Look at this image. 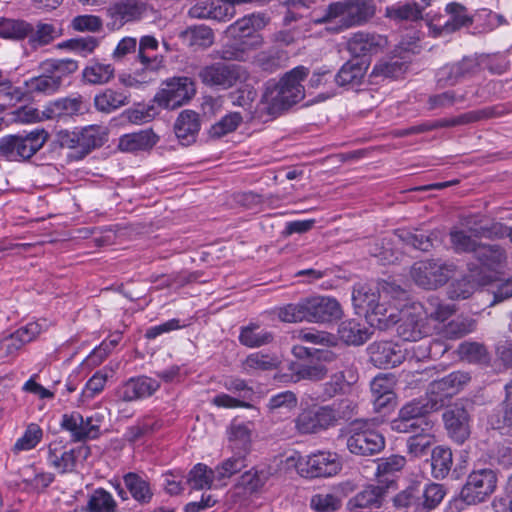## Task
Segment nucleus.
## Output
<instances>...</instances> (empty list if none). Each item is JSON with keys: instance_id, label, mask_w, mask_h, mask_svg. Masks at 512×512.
<instances>
[{"instance_id": "obj_49", "label": "nucleus", "mask_w": 512, "mask_h": 512, "mask_svg": "<svg viewBox=\"0 0 512 512\" xmlns=\"http://www.w3.org/2000/svg\"><path fill=\"white\" fill-rule=\"evenodd\" d=\"M83 425V416L78 412L64 414L61 420V427L71 433L73 441H83L86 439H95V430L85 431L81 428Z\"/></svg>"}, {"instance_id": "obj_53", "label": "nucleus", "mask_w": 512, "mask_h": 512, "mask_svg": "<svg viewBox=\"0 0 512 512\" xmlns=\"http://www.w3.org/2000/svg\"><path fill=\"white\" fill-rule=\"evenodd\" d=\"M247 466V457L234 452L233 456L224 460L214 469L216 480H224L232 477Z\"/></svg>"}, {"instance_id": "obj_8", "label": "nucleus", "mask_w": 512, "mask_h": 512, "mask_svg": "<svg viewBox=\"0 0 512 512\" xmlns=\"http://www.w3.org/2000/svg\"><path fill=\"white\" fill-rule=\"evenodd\" d=\"M247 75L244 67L223 62L206 65L198 72V77L205 86L222 90H228L244 81Z\"/></svg>"}, {"instance_id": "obj_18", "label": "nucleus", "mask_w": 512, "mask_h": 512, "mask_svg": "<svg viewBox=\"0 0 512 512\" xmlns=\"http://www.w3.org/2000/svg\"><path fill=\"white\" fill-rule=\"evenodd\" d=\"M193 19L228 21L235 15V6L229 1L198 0L188 11Z\"/></svg>"}, {"instance_id": "obj_57", "label": "nucleus", "mask_w": 512, "mask_h": 512, "mask_svg": "<svg viewBox=\"0 0 512 512\" xmlns=\"http://www.w3.org/2000/svg\"><path fill=\"white\" fill-rule=\"evenodd\" d=\"M292 338L300 342H306L315 345L333 346L336 344V339L332 334L315 329L296 330L292 333Z\"/></svg>"}, {"instance_id": "obj_48", "label": "nucleus", "mask_w": 512, "mask_h": 512, "mask_svg": "<svg viewBox=\"0 0 512 512\" xmlns=\"http://www.w3.org/2000/svg\"><path fill=\"white\" fill-rule=\"evenodd\" d=\"M49 133L44 129H35L20 135L24 160L34 156L47 142Z\"/></svg>"}, {"instance_id": "obj_3", "label": "nucleus", "mask_w": 512, "mask_h": 512, "mask_svg": "<svg viewBox=\"0 0 512 512\" xmlns=\"http://www.w3.org/2000/svg\"><path fill=\"white\" fill-rule=\"evenodd\" d=\"M268 23V18L261 13L244 16L227 28V34L234 39L220 51V57L227 61H244L250 49L263 44L262 37L257 33Z\"/></svg>"}, {"instance_id": "obj_21", "label": "nucleus", "mask_w": 512, "mask_h": 512, "mask_svg": "<svg viewBox=\"0 0 512 512\" xmlns=\"http://www.w3.org/2000/svg\"><path fill=\"white\" fill-rule=\"evenodd\" d=\"M160 388V383L147 376L130 378L117 389V397L124 402H131L153 395Z\"/></svg>"}, {"instance_id": "obj_45", "label": "nucleus", "mask_w": 512, "mask_h": 512, "mask_svg": "<svg viewBox=\"0 0 512 512\" xmlns=\"http://www.w3.org/2000/svg\"><path fill=\"white\" fill-rule=\"evenodd\" d=\"M228 439L233 452L247 457L251 446V432L246 425L232 424Z\"/></svg>"}, {"instance_id": "obj_43", "label": "nucleus", "mask_w": 512, "mask_h": 512, "mask_svg": "<svg viewBox=\"0 0 512 512\" xmlns=\"http://www.w3.org/2000/svg\"><path fill=\"white\" fill-rule=\"evenodd\" d=\"M458 354L462 360L474 364L488 365L491 360L486 346L479 342H462L458 347Z\"/></svg>"}, {"instance_id": "obj_23", "label": "nucleus", "mask_w": 512, "mask_h": 512, "mask_svg": "<svg viewBox=\"0 0 512 512\" xmlns=\"http://www.w3.org/2000/svg\"><path fill=\"white\" fill-rule=\"evenodd\" d=\"M288 370L290 371L289 381L293 383L302 380L321 381L328 373L326 366L316 361L315 358L304 361H292L288 365Z\"/></svg>"}, {"instance_id": "obj_39", "label": "nucleus", "mask_w": 512, "mask_h": 512, "mask_svg": "<svg viewBox=\"0 0 512 512\" xmlns=\"http://www.w3.org/2000/svg\"><path fill=\"white\" fill-rule=\"evenodd\" d=\"M180 38L191 48L206 49L213 44L214 33L206 25H194L182 31Z\"/></svg>"}, {"instance_id": "obj_16", "label": "nucleus", "mask_w": 512, "mask_h": 512, "mask_svg": "<svg viewBox=\"0 0 512 512\" xmlns=\"http://www.w3.org/2000/svg\"><path fill=\"white\" fill-rule=\"evenodd\" d=\"M90 455V448L80 445L67 450L61 443H51L48 448V462L60 473L72 472L79 459L86 460Z\"/></svg>"}, {"instance_id": "obj_26", "label": "nucleus", "mask_w": 512, "mask_h": 512, "mask_svg": "<svg viewBox=\"0 0 512 512\" xmlns=\"http://www.w3.org/2000/svg\"><path fill=\"white\" fill-rule=\"evenodd\" d=\"M386 40L378 34L368 32L354 33L347 42V49L354 57L375 54L381 50Z\"/></svg>"}, {"instance_id": "obj_22", "label": "nucleus", "mask_w": 512, "mask_h": 512, "mask_svg": "<svg viewBox=\"0 0 512 512\" xmlns=\"http://www.w3.org/2000/svg\"><path fill=\"white\" fill-rule=\"evenodd\" d=\"M461 223L465 231L471 233L475 238L502 239L507 231L506 225L499 222H487L484 217L479 215L466 216Z\"/></svg>"}, {"instance_id": "obj_59", "label": "nucleus", "mask_w": 512, "mask_h": 512, "mask_svg": "<svg viewBox=\"0 0 512 512\" xmlns=\"http://www.w3.org/2000/svg\"><path fill=\"white\" fill-rule=\"evenodd\" d=\"M391 429L398 433L416 434L422 431L433 430V423L428 419H403L397 417L391 422Z\"/></svg>"}, {"instance_id": "obj_14", "label": "nucleus", "mask_w": 512, "mask_h": 512, "mask_svg": "<svg viewBox=\"0 0 512 512\" xmlns=\"http://www.w3.org/2000/svg\"><path fill=\"white\" fill-rule=\"evenodd\" d=\"M397 334L404 341H418L429 333L426 316L422 313L421 305L398 310Z\"/></svg>"}, {"instance_id": "obj_29", "label": "nucleus", "mask_w": 512, "mask_h": 512, "mask_svg": "<svg viewBox=\"0 0 512 512\" xmlns=\"http://www.w3.org/2000/svg\"><path fill=\"white\" fill-rule=\"evenodd\" d=\"M395 236L403 243L420 251H429L435 244L440 243L438 231H423L421 229L397 230Z\"/></svg>"}, {"instance_id": "obj_20", "label": "nucleus", "mask_w": 512, "mask_h": 512, "mask_svg": "<svg viewBox=\"0 0 512 512\" xmlns=\"http://www.w3.org/2000/svg\"><path fill=\"white\" fill-rule=\"evenodd\" d=\"M443 420L449 436L458 444H463L470 436V416L460 405H454L444 412Z\"/></svg>"}, {"instance_id": "obj_1", "label": "nucleus", "mask_w": 512, "mask_h": 512, "mask_svg": "<svg viewBox=\"0 0 512 512\" xmlns=\"http://www.w3.org/2000/svg\"><path fill=\"white\" fill-rule=\"evenodd\" d=\"M404 294L399 285L385 280L358 283L353 288L352 302L358 313L368 317L373 326L386 330L398 320V309L389 302L400 299Z\"/></svg>"}, {"instance_id": "obj_63", "label": "nucleus", "mask_w": 512, "mask_h": 512, "mask_svg": "<svg viewBox=\"0 0 512 512\" xmlns=\"http://www.w3.org/2000/svg\"><path fill=\"white\" fill-rule=\"evenodd\" d=\"M475 327L476 322L474 319L468 317H457L445 325L443 334L449 339H459L473 332Z\"/></svg>"}, {"instance_id": "obj_5", "label": "nucleus", "mask_w": 512, "mask_h": 512, "mask_svg": "<svg viewBox=\"0 0 512 512\" xmlns=\"http://www.w3.org/2000/svg\"><path fill=\"white\" fill-rule=\"evenodd\" d=\"M444 496L441 484L432 483L425 488L412 484L393 498V504L403 512H429L441 503Z\"/></svg>"}, {"instance_id": "obj_19", "label": "nucleus", "mask_w": 512, "mask_h": 512, "mask_svg": "<svg viewBox=\"0 0 512 512\" xmlns=\"http://www.w3.org/2000/svg\"><path fill=\"white\" fill-rule=\"evenodd\" d=\"M370 362L378 368L395 367L405 359V352L390 341L374 342L368 347Z\"/></svg>"}, {"instance_id": "obj_62", "label": "nucleus", "mask_w": 512, "mask_h": 512, "mask_svg": "<svg viewBox=\"0 0 512 512\" xmlns=\"http://www.w3.org/2000/svg\"><path fill=\"white\" fill-rule=\"evenodd\" d=\"M477 239L465 230H452L450 232V240L456 252L473 253L475 255L478 247L482 244Z\"/></svg>"}, {"instance_id": "obj_38", "label": "nucleus", "mask_w": 512, "mask_h": 512, "mask_svg": "<svg viewBox=\"0 0 512 512\" xmlns=\"http://www.w3.org/2000/svg\"><path fill=\"white\" fill-rule=\"evenodd\" d=\"M498 111L494 107H485L479 110L469 111L456 117L435 120L436 129L466 125L482 120L497 117Z\"/></svg>"}, {"instance_id": "obj_15", "label": "nucleus", "mask_w": 512, "mask_h": 512, "mask_svg": "<svg viewBox=\"0 0 512 512\" xmlns=\"http://www.w3.org/2000/svg\"><path fill=\"white\" fill-rule=\"evenodd\" d=\"M469 380L470 376L468 373L455 371L431 382L428 390L431 408L438 410L444 406L445 402L457 394Z\"/></svg>"}, {"instance_id": "obj_52", "label": "nucleus", "mask_w": 512, "mask_h": 512, "mask_svg": "<svg viewBox=\"0 0 512 512\" xmlns=\"http://www.w3.org/2000/svg\"><path fill=\"white\" fill-rule=\"evenodd\" d=\"M79 136L78 150L82 156L87 155L91 150L103 144L101 128L99 126H88L77 130Z\"/></svg>"}, {"instance_id": "obj_17", "label": "nucleus", "mask_w": 512, "mask_h": 512, "mask_svg": "<svg viewBox=\"0 0 512 512\" xmlns=\"http://www.w3.org/2000/svg\"><path fill=\"white\" fill-rule=\"evenodd\" d=\"M308 322L330 323L341 318L343 311L340 303L331 297L316 296L307 298Z\"/></svg>"}, {"instance_id": "obj_31", "label": "nucleus", "mask_w": 512, "mask_h": 512, "mask_svg": "<svg viewBox=\"0 0 512 512\" xmlns=\"http://www.w3.org/2000/svg\"><path fill=\"white\" fill-rule=\"evenodd\" d=\"M159 137L152 130L125 134L119 139L118 147L123 152H137L152 149Z\"/></svg>"}, {"instance_id": "obj_27", "label": "nucleus", "mask_w": 512, "mask_h": 512, "mask_svg": "<svg viewBox=\"0 0 512 512\" xmlns=\"http://www.w3.org/2000/svg\"><path fill=\"white\" fill-rule=\"evenodd\" d=\"M158 48L159 42L152 35L142 36L139 40L137 60L151 74H158L164 67V57L162 55L150 54L157 51Z\"/></svg>"}, {"instance_id": "obj_37", "label": "nucleus", "mask_w": 512, "mask_h": 512, "mask_svg": "<svg viewBox=\"0 0 512 512\" xmlns=\"http://www.w3.org/2000/svg\"><path fill=\"white\" fill-rule=\"evenodd\" d=\"M238 339L246 347L257 348L270 344L274 340V335L258 323L251 322L240 328Z\"/></svg>"}, {"instance_id": "obj_55", "label": "nucleus", "mask_w": 512, "mask_h": 512, "mask_svg": "<svg viewBox=\"0 0 512 512\" xmlns=\"http://www.w3.org/2000/svg\"><path fill=\"white\" fill-rule=\"evenodd\" d=\"M386 16L394 20L415 21L422 18L421 7L418 1L395 4L386 8Z\"/></svg>"}, {"instance_id": "obj_51", "label": "nucleus", "mask_w": 512, "mask_h": 512, "mask_svg": "<svg viewBox=\"0 0 512 512\" xmlns=\"http://www.w3.org/2000/svg\"><path fill=\"white\" fill-rule=\"evenodd\" d=\"M433 443V430L413 434L407 439V452L412 457H422L427 454Z\"/></svg>"}, {"instance_id": "obj_32", "label": "nucleus", "mask_w": 512, "mask_h": 512, "mask_svg": "<svg viewBox=\"0 0 512 512\" xmlns=\"http://www.w3.org/2000/svg\"><path fill=\"white\" fill-rule=\"evenodd\" d=\"M338 336L347 345H362L371 336L370 329L356 319H347L338 326Z\"/></svg>"}, {"instance_id": "obj_12", "label": "nucleus", "mask_w": 512, "mask_h": 512, "mask_svg": "<svg viewBox=\"0 0 512 512\" xmlns=\"http://www.w3.org/2000/svg\"><path fill=\"white\" fill-rule=\"evenodd\" d=\"M367 422L356 420L351 423L347 448L355 455L372 456L381 452L385 447V439L379 432L364 428Z\"/></svg>"}, {"instance_id": "obj_42", "label": "nucleus", "mask_w": 512, "mask_h": 512, "mask_svg": "<svg viewBox=\"0 0 512 512\" xmlns=\"http://www.w3.org/2000/svg\"><path fill=\"white\" fill-rule=\"evenodd\" d=\"M145 12L146 5L138 0L120 1L111 8L112 16L119 19L121 23L139 20Z\"/></svg>"}, {"instance_id": "obj_60", "label": "nucleus", "mask_w": 512, "mask_h": 512, "mask_svg": "<svg viewBox=\"0 0 512 512\" xmlns=\"http://www.w3.org/2000/svg\"><path fill=\"white\" fill-rule=\"evenodd\" d=\"M214 477V470L209 469L206 465L199 463L189 472L186 483L192 489H204L210 488Z\"/></svg>"}, {"instance_id": "obj_64", "label": "nucleus", "mask_w": 512, "mask_h": 512, "mask_svg": "<svg viewBox=\"0 0 512 512\" xmlns=\"http://www.w3.org/2000/svg\"><path fill=\"white\" fill-rule=\"evenodd\" d=\"M298 405V398L292 391H283L272 396L267 408L271 414L281 413L282 411L291 412Z\"/></svg>"}, {"instance_id": "obj_46", "label": "nucleus", "mask_w": 512, "mask_h": 512, "mask_svg": "<svg viewBox=\"0 0 512 512\" xmlns=\"http://www.w3.org/2000/svg\"><path fill=\"white\" fill-rule=\"evenodd\" d=\"M41 74L25 81L27 91L30 93L52 94L59 90V77L40 70Z\"/></svg>"}, {"instance_id": "obj_6", "label": "nucleus", "mask_w": 512, "mask_h": 512, "mask_svg": "<svg viewBox=\"0 0 512 512\" xmlns=\"http://www.w3.org/2000/svg\"><path fill=\"white\" fill-rule=\"evenodd\" d=\"M340 414L334 406L313 404L301 409L294 419L295 429L301 435L318 434L336 426Z\"/></svg>"}, {"instance_id": "obj_56", "label": "nucleus", "mask_w": 512, "mask_h": 512, "mask_svg": "<svg viewBox=\"0 0 512 512\" xmlns=\"http://www.w3.org/2000/svg\"><path fill=\"white\" fill-rule=\"evenodd\" d=\"M116 509V502L112 495L102 489H96L87 501V512H114Z\"/></svg>"}, {"instance_id": "obj_50", "label": "nucleus", "mask_w": 512, "mask_h": 512, "mask_svg": "<svg viewBox=\"0 0 512 512\" xmlns=\"http://www.w3.org/2000/svg\"><path fill=\"white\" fill-rule=\"evenodd\" d=\"M40 70L59 77V84L62 86L63 79L78 69V62L73 59H49L40 64Z\"/></svg>"}, {"instance_id": "obj_13", "label": "nucleus", "mask_w": 512, "mask_h": 512, "mask_svg": "<svg viewBox=\"0 0 512 512\" xmlns=\"http://www.w3.org/2000/svg\"><path fill=\"white\" fill-rule=\"evenodd\" d=\"M195 93V83L191 78L173 77L165 82L154 100L163 108L175 109L191 100Z\"/></svg>"}, {"instance_id": "obj_25", "label": "nucleus", "mask_w": 512, "mask_h": 512, "mask_svg": "<svg viewBox=\"0 0 512 512\" xmlns=\"http://www.w3.org/2000/svg\"><path fill=\"white\" fill-rule=\"evenodd\" d=\"M87 111V105L82 96L66 97L48 103L43 116L46 119H56L66 116L80 115Z\"/></svg>"}, {"instance_id": "obj_11", "label": "nucleus", "mask_w": 512, "mask_h": 512, "mask_svg": "<svg viewBox=\"0 0 512 512\" xmlns=\"http://www.w3.org/2000/svg\"><path fill=\"white\" fill-rule=\"evenodd\" d=\"M289 460H295V467L299 473L307 477H330L336 475L341 470V463L337 454L328 451H318L308 456L297 458L290 457Z\"/></svg>"}, {"instance_id": "obj_28", "label": "nucleus", "mask_w": 512, "mask_h": 512, "mask_svg": "<svg viewBox=\"0 0 512 512\" xmlns=\"http://www.w3.org/2000/svg\"><path fill=\"white\" fill-rule=\"evenodd\" d=\"M199 129V116L192 110L181 112L174 125L175 135L184 146L195 142Z\"/></svg>"}, {"instance_id": "obj_34", "label": "nucleus", "mask_w": 512, "mask_h": 512, "mask_svg": "<svg viewBox=\"0 0 512 512\" xmlns=\"http://www.w3.org/2000/svg\"><path fill=\"white\" fill-rule=\"evenodd\" d=\"M115 78V67L92 59L82 71V80L89 85H105Z\"/></svg>"}, {"instance_id": "obj_35", "label": "nucleus", "mask_w": 512, "mask_h": 512, "mask_svg": "<svg viewBox=\"0 0 512 512\" xmlns=\"http://www.w3.org/2000/svg\"><path fill=\"white\" fill-rule=\"evenodd\" d=\"M367 68L368 65L364 61H348L334 75V81L341 87L360 85L366 75Z\"/></svg>"}, {"instance_id": "obj_41", "label": "nucleus", "mask_w": 512, "mask_h": 512, "mask_svg": "<svg viewBox=\"0 0 512 512\" xmlns=\"http://www.w3.org/2000/svg\"><path fill=\"white\" fill-rule=\"evenodd\" d=\"M407 68V63L399 57L384 58L375 64L370 78H398L406 72Z\"/></svg>"}, {"instance_id": "obj_10", "label": "nucleus", "mask_w": 512, "mask_h": 512, "mask_svg": "<svg viewBox=\"0 0 512 512\" xmlns=\"http://www.w3.org/2000/svg\"><path fill=\"white\" fill-rule=\"evenodd\" d=\"M486 61L485 56H465L454 63H447L435 73V80L439 88L454 86L457 83L476 76Z\"/></svg>"}, {"instance_id": "obj_24", "label": "nucleus", "mask_w": 512, "mask_h": 512, "mask_svg": "<svg viewBox=\"0 0 512 512\" xmlns=\"http://www.w3.org/2000/svg\"><path fill=\"white\" fill-rule=\"evenodd\" d=\"M474 258L478 261L481 270L499 272L507 264V254L500 245L481 244ZM482 276L483 271L477 272ZM485 274H483L484 276Z\"/></svg>"}, {"instance_id": "obj_33", "label": "nucleus", "mask_w": 512, "mask_h": 512, "mask_svg": "<svg viewBox=\"0 0 512 512\" xmlns=\"http://www.w3.org/2000/svg\"><path fill=\"white\" fill-rule=\"evenodd\" d=\"M387 487L368 485L349 499L347 506L350 510L363 508H379L382 505Z\"/></svg>"}, {"instance_id": "obj_47", "label": "nucleus", "mask_w": 512, "mask_h": 512, "mask_svg": "<svg viewBox=\"0 0 512 512\" xmlns=\"http://www.w3.org/2000/svg\"><path fill=\"white\" fill-rule=\"evenodd\" d=\"M33 32V27L17 19L0 18V37L12 40H21Z\"/></svg>"}, {"instance_id": "obj_30", "label": "nucleus", "mask_w": 512, "mask_h": 512, "mask_svg": "<svg viewBox=\"0 0 512 512\" xmlns=\"http://www.w3.org/2000/svg\"><path fill=\"white\" fill-rule=\"evenodd\" d=\"M130 93L126 90L105 88L94 97V106L102 113H112L130 103Z\"/></svg>"}, {"instance_id": "obj_9", "label": "nucleus", "mask_w": 512, "mask_h": 512, "mask_svg": "<svg viewBox=\"0 0 512 512\" xmlns=\"http://www.w3.org/2000/svg\"><path fill=\"white\" fill-rule=\"evenodd\" d=\"M497 473L490 468L472 471L461 489V499L468 505L485 502L497 488Z\"/></svg>"}, {"instance_id": "obj_36", "label": "nucleus", "mask_w": 512, "mask_h": 512, "mask_svg": "<svg viewBox=\"0 0 512 512\" xmlns=\"http://www.w3.org/2000/svg\"><path fill=\"white\" fill-rule=\"evenodd\" d=\"M470 279L463 278L461 280L453 282L448 289V296L452 300H464L469 298L475 291V282L478 284H487L491 281L490 275H484L480 277L472 267L470 268Z\"/></svg>"}, {"instance_id": "obj_40", "label": "nucleus", "mask_w": 512, "mask_h": 512, "mask_svg": "<svg viewBox=\"0 0 512 512\" xmlns=\"http://www.w3.org/2000/svg\"><path fill=\"white\" fill-rule=\"evenodd\" d=\"M123 481L135 501L140 504H148L151 501L153 492L147 480L136 473L129 472L124 475Z\"/></svg>"}, {"instance_id": "obj_54", "label": "nucleus", "mask_w": 512, "mask_h": 512, "mask_svg": "<svg viewBox=\"0 0 512 512\" xmlns=\"http://www.w3.org/2000/svg\"><path fill=\"white\" fill-rule=\"evenodd\" d=\"M446 11L451 15V19L443 25L442 30L447 33L454 32L472 23V18L466 14L465 7L458 3L448 4Z\"/></svg>"}, {"instance_id": "obj_44", "label": "nucleus", "mask_w": 512, "mask_h": 512, "mask_svg": "<svg viewBox=\"0 0 512 512\" xmlns=\"http://www.w3.org/2000/svg\"><path fill=\"white\" fill-rule=\"evenodd\" d=\"M453 464L452 451L449 448L437 446L432 450L431 469L435 479H444Z\"/></svg>"}, {"instance_id": "obj_58", "label": "nucleus", "mask_w": 512, "mask_h": 512, "mask_svg": "<svg viewBox=\"0 0 512 512\" xmlns=\"http://www.w3.org/2000/svg\"><path fill=\"white\" fill-rule=\"evenodd\" d=\"M445 351L440 341L421 342L413 345L410 349H405L409 355V360L422 361L428 358H434Z\"/></svg>"}, {"instance_id": "obj_2", "label": "nucleus", "mask_w": 512, "mask_h": 512, "mask_svg": "<svg viewBox=\"0 0 512 512\" xmlns=\"http://www.w3.org/2000/svg\"><path fill=\"white\" fill-rule=\"evenodd\" d=\"M308 68L298 66L287 72L278 83L268 84L259 103L260 116L275 117L282 110L304 98L301 82L308 75Z\"/></svg>"}, {"instance_id": "obj_61", "label": "nucleus", "mask_w": 512, "mask_h": 512, "mask_svg": "<svg viewBox=\"0 0 512 512\" xmlns=\"http://www.w3.org/2000/svg\"><path fill=\"white\" fill-rule=\"evenodd\" d=\"M278 317L283 322L296 323L308 322L307 298L298 303H290L279 309Z\"/></svg>"}, {"instance_id": "obj_7", "label": "nucleus", "mask_w": 512, "mask_h": 512, "mask_svg": "<svg viewBox=\"0 0 512 512\" xmlns=\"http://www.w3.org/2000/svg\"><path fill=\"white\" fill-rule=\"evenodd\" d=\"M456 266L441 259H430L414 263L411 267L413 281L424 289H437L445 285L454 275Z\"/></svg>"}, {"instance_id": "obj_4", "label": "nucleus", "mask_w": 512, "mask_h": 512, "mask_svg": "<svg viewBox=\"0 0 512 512\" xmlns=\"http://www.w3.org/2000/svg\"><path fill=\"white\" fill-rule=\"evenodd\" d=\"M375 13L376 6L372 0H340L330 3L317 22H335L336 26L331 27L330 30L339 32L366 24Z\"/></svg>"}]
</instances>
